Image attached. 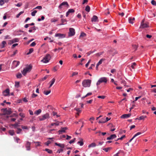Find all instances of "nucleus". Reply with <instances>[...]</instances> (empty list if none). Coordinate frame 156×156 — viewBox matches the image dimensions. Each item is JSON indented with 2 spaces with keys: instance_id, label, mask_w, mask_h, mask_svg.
Listing matches in <instances>:
<instances>
[{
  "instance_id": "nucleus-12",
  "label": "nucleus",
  "mask_w": 156,
  "mask_h": 156,
  "mask_svg": "<svg viewBox=\"0 0 156 156\" xmlns=\"http://www.w3.org/2000/svg\"><path fill=\"white\" fill-rule=\"evenodd\" d=\"M3 95L5 96L9 95V89H7L4 91L3 92Z\"/></svg>"
},
{
  "instance_id": "nucleus-25",
  "label": "nucleus",
  "mask_w": 156,
  "mask_h": 156,
  "mask_svg": "<svg viewBox=\"0 0 156 156\" xmlns=\"http://www.w3.org/2000/svg\"><path fill=\"white\" fill-rule=\"evenodd\" d=\"M6 44V42L5 41H3L2 43V45L1 48H2L5 47V45Z\"/></svg>"
},
{
  "instance_id": "nucleus-45",
  "label": "nucleus",
  "mask_w": 156,
  "mask_h": 156,
  "mask_svg": "<svg viewBox=\"0 0 156 156\" xmlns=\"http://www.w3.org/2000/svg\"><path fill=\"white\" fill-rule=\"evenodd\" d=\"M20 83L18 82H16L15 83V86L18 88L19 87Z\"/></svg>"
},
{
  "instance_id": "nucleus-1",
  "label": "nucleus",
  "mask_w": 156,
  "mask_h": 156,
  "mask_svg": "<svg viewBox=\"0 0 156 156\" xmlns=\"http://www.w3.org/2000/svg\"><path fill=\"white\" fill-rule=\"evenodd\" d=\"M32 68V66L30 65L27 66L24 69L23 71H22V73L23 75H26L27 73L30 71Z\"/></svg>"
},
{
  "instance_id": "nucleus-44",
  "label": "nucleus",
  "mask_w": 156,
  "mask_h": 156,
  "mask_svg": "<svg viewBox=\"0 0 156 156\" xmlns=\"http://www.w3.org/2000/svg\"><path fill=\"white\" fill-rule=\"evenodd\" d=\"M24 12V11H22L20 12L16 16L17 18H19L20 16Z\"/></svg>"
},
{
  "instance_id": "nucleus-46",
  "label": "nucleus",
  "mask_w": 156,
  "mask_h": 156,
  "mask_svg": "<svg viewBox=\"0 0 156 156\" xmlns=\"http://www.w3.org/2000/svg\"><path fill=\"white\" fill-rule=\"evenodd\" d=\"M19 124L20 123H19L18 122V123H16L15 124H12V126H14V128H16L17 126H19Z\"/></svg>"
},
{
  "instance_id": "nucleus-27",
  "label": "nucleus",
  "mask_w": 156,
  "mask_h": 156,
  "mask_svg": "<svg viewBox=\"0 0 156 156\" xmlns=\"http://www.w3.org/2000/svg\"><path fill=\"white\" fill-rule=\"evenodd\" d=\"M105 60V58H102L99 61V62L98 63L97 65H99L102 64V62Z\"/></svg>"
},
{
  "instance_id": "nucleus-4",
  "label": "nucleus",
  "mask_w": 156,
  "mask_h": 156,
  "mask_svg": "<svg viewBox=\"0 0 156 156\" xmlns=\"http://www.w3.org/2000/svg\"><path fill=\"white\" fill-rule=\"evenodd\" d=\"M49 118V114L47 113L38 117L39 120L41 121H44L45 119H48Z\"/></svg>"
},
{
  "instance_id": "nucleus-34",
  "label": "nucleus",
  "mask_w": 156,
  "mask_h": 156,
  "mask_svg": "<svg viewBox=\"0 0 156 156\" xmlns=\"http://www.w3.org/2000/svg\"><path fill=\"white\" fill-rule=\"evenodd\" d=\"M90 7L89 5H87L85 8L86 11L87 12H90Z\"/></svg>"
},
{
  "instance_id": "nucleus-17",
  "label": "nucleus",
  "mask_w": 156,
  "mask_h": 156,
  "mask_svg": "<svg viewBox=\"0 0 156 156\" xmlns=\"http://www.w3.org/2000/svg\"><path fill=\"white\" fill-rule=\"evenodd\" d=\"M86 36V34L83 32L81 33L80 36L79 38L81 39H83V38Z\"/></svg>"
},
{
  "instance_id": "nucleus-39",
  "label": "nucleus",
  "mask_w": 156,
  "mask_h": 156,
  "mask_svg": "<svg viewBox=\"0 0 156 156\" xmlns=\"http://www.w3.org/2000/svg\"><path fill=\"white\" fill-rule=\"evenodd\" d=\"M9 133L12 136L14 135V132L13 130H11L9 131Z\"/></svg>"
},
{
  "instance_id": "nucleus-35",
  "label": "nucleus",
  "mask_w": 156,
  "mask_h": 156,
  "mask_svg": "<svg viewBox=\"0 0 156 156\" xmlns=\"http://www.w3.org/2000/svg\"><path fill=\"white\" fill-rule=\"evenodd\" d=\"M16 77L18 78H20L22 77V75L20 73H18L16 75Z\"/></svg>"
},
{
  "instance_id": "nucleus-50",
  "label": "nucleus",
  "mask_w": 156,
  "mask_h": 156,
  "mask_svg": "<svg viewBox=\"0 0 156 156\" xmlns=\"http://www.w3.org/2000/svg\"><path fill=\"white\" fill-rule=\"evenodd\" d=\"M19 115L20 116L23 118H24L25 116V114L24 113L21 112L19 114Z\"/></svg>"
},
{
  "instance_id": "nucleus-32",
  "label": "nucleus",
  "mask_w": 156,
  "mask_h": 156,
  "mask_svg": "<svg viewBox=\"0 0 156 156\" xmlns=\"http://www.w3.org/2000/svg\"><path fill=\"white\" fill-rule=\"evenodd\" d=\"M21 127L23 129H28L30 128V127H28L27 126L23 125L21 126Z\"/></svg>"
},
{
  "instance_id": "nucleus-55",
  "label": "nucleus",
  "mask_w": 156,
  "mask_h": 156,
  "mask_svg": "<svg viewBox=\"0 0 156 156\" xmlns=\"http://www.w3.org/2000/svg\"><path fill=\"white\" fill-rule=\"evenodd\" d=\"M5 3L4 1L3 0H0V5H3Z\"/></svg>"
},
{
  "instance_id": "nucleus-9",
  "label": "nucleus",
  "mask_w": 156,
  "mask_h": 156,
  "mask_svg": "<svg viewBox=\"0 0 156 156\" xmlns=\"http://www.w3.org/2000/svg\"><path fill=\"white\" fill-rule=\"evenodd\" d=\"M55 37H58L59 39L65 37V35L64 34L57 33L55 34Z\"/></svg>"
},
{
  "instance_id": "nucleus-15",
  "label": "nucleus",
  "mask_w": 156,
  "mask_h": 156,
  "mask_svg": "<svg viewBox=\"0 0 156 156\" xmlns=\"http://www.w3.org/2000/svg\"><path fill=\"white\" fill-rule=\"evenodd\" d=\"M131 115V114H124L123 115H122L121 116V118H127L129 117Z\"/></svg>"
},
{
  "instance_id": "nucleus-5",
  "label": "nucleus",
  "mask_w": 156,
  "mask_h": 156,
  "mask_svg": "<svg viewBox=\"0 0 156 156\" xmlns=\"http://www.w3.org/2000/svg\"><path fill=\"white\" fill-rule=\"evenodd\" d=\"M51 58L50 55L49 54H47L44 58L41 60V62L44 63H47L49 62Z\"/></svg>"
},
{
  "instance_id": "nucleus-2",
  "label": "nucleus",
  "mask_w": 156,
  "mask_h": 156,
  "mask_svg": "<svg viewBox=\"0 0 156 156\" xmlns=\"http://www.w3.org/2000/svg\"><path fill=\"white\" fill-rule=\"evenodd\" d=\"M91 82V80L89 79L85 80L82 82L83 86L85 87H89L90 85Z\"/></svg>"
},
{
  "instance_id": "nucleus-33",
  "label": "nucleus",
  "mask_w": 156,
  "mask_h": 156,
  "mask_svg": "<svg viewBox=\"0 0 156 156\" xmlns=\"http://www.w3.org/2000/svg\"><path fill=\"white\" fill-rule=\"evenodd\" d=\"M45 151L47 152L49 154H51L52 153V151L46 148L45 149Z\"/></svg>"
},
{
  "instance_id": "nucleus-10",
  "label": "nucleus",
  "mask_w": 156,
  "mask_h": 156,
  "mask_svg": "<svg viewBox=\"0 0 156 156\" xmlns=\"http://www.w3.org/2000/svg\"><path fill=\"white\" fill-rule=\"evenodd\" d=\"M149 27V25L148 23H140V28H144Z\"/></svg>"
},
{
  "instance_id": "nucleus-14",
  "label": "nucleus",
  "mask_w": 156,
  "mask_h": 156,
  "mask_svg": "<svg viewBox=\"0 0 156 156\" xmlns=\"http://www.w3.org/2000/svg\"><path fill=\"white\" fill-rule=\"evenodd\" d=\"M66 127H64L62 128L60 130H59L58 131L59 134H62L63 133H65L66 130L67 129Z\"/></svg>"
},
{
  "instance_id": "nucleus-53",
  "label": "nucleus",
  "mask_w": 156,
  "mask_h": 156,
  "mask_svg": "<svg viewBox=\"0 0 156 156\" xmlns=\"http://www.w3.org/2000/svg\"><path fill=\"white\" fill-rule=\"evenodd\" d=\"M68 11L69 13H72L74 12V10L73 9H69Z\"/></svg>"
},
{
  "instance_id": "nucleus-49",
  "label": "nucleus",
  "mask_w": 156,
  "mask_h": 156,
  "mask_svg": "<svg viewBox=\"0 0 156 156\" xmlns=\"http://www.w3.org/2000/svg\"><path fill=\"white\" fill-rule=\"evenodd\" d=\"M151 4L154 5L156 6V2L154 0H152L151 2Z\"/></svg>"
},
{
  "instance_id": "nucleus-22",
  "label": "nucleus",
  "mask_w": 156,
  "mask_h": 156,
  "mask_svg": "<svg viewBox=\"0 0 156 156\" xmlns=\"http://www.w3.org/2000/svg\"><path fill=\"white\" fill-rule=\"evenodd\" d=\"M55 81V78H53L51 81L49 83H50L49 87V88L51 87L53 84L54 83Z\"/></svg>"
},
{
  "instance_id": "nucleus-11",
  "label": "nucleus",
  "mask_w": 156,
  "mask_h": 156,
  "mask_svg": "<svg viewBox=\"0 0 156 156\" xmlns=\"http://www.w3.org/2000/svg\"><path fill=\"white\" fill-rule=\"evenodd\" d=\"M31 145V143L28 141H27L26 144V147L27 151H30V146Z\"/></svg>"
},
{
  "instance_id": "nucleus-52",
  "label": "nucleus",
  "mask_w": 156,
  "mask_h": 156,
  "mask_svg": "<svg viewBox=\"0 0 156 156\" xmlns=\"http://www.w3.org/2000/svg\"><path fill=\"white\" fill-rule=\"evenodd\" d=\"M132 47H133V48L135 50V51H136V50L137 48V46L136 45H133Z\"/></svg>"
},
{
  "instance_id": "nucleus-29",
  "label": "nucleus",
  "mask_w": 156,
  "mask_h": 156,
  "mask_svg": "<svg viewBox=\"0 0 156 156\" xmlns=\"http://www.w3.org/2000/svg\"><path fill=\"white\" fill-rule=\"evenodd\" d=\"M96 146V144L95 143H92L90 144L88 146V147L89 148L91 147H95Z\"/></svg>"
},
{
  "instance_id": "nucleus-26",
  "label": "nucleus",
  "mask_w": 156,
  "mask_h": 156,
  "mask_svg": "<svg viewBox=\"0 0 156 156\" xmlns=\"http://www.w3.org/2000/svg\"><path fill=\"white\" fill-rule=\"evenodd\" d=\"M80 141H79V144H80V146H82L83 144V139H80Z\"/></svg>"
},
{
  "instance_id": "nucleus-60",
  "label": "nucleus",
  "mask_w": 156,
  "mask_h": 156,
  "mask_svg": "<svg viewBox=\"0 0 156 156\" xmlns=\"http://www.w3.org/2000/svg\"><path fill=\"white\" fill-rule=\"evenodd\" d=\"M122 152V151L121 150H120L117 153L115 154L114 156H119V154L120 153Z\"/></svg>"
},
{
  "instance_id": "nucleus-40",
  "label": "nucleus",
  "mask_w": 156,
  "mask_h": 156,
  "mask_svg": "<svg viewBox=\"0 0 156 156\" xmlns=\"http://www.w3.org/2000/svg\"><path fill=\"white\" fill-rule=\"evenodd\" d=\"M99 133V135L100 136L101 134H102L103 136H104L106 134V133L105 132H103V133H101L100 132H98L96 133Z\"/></svg>"
},
{
  "instance_id": "nucleus-6",
  "label": "nucleus",
  "mask_w": 156,
  "mask_h": 156,
  "mask_svg": "<svg viewBox=\"0 0 156 156\" xmlns=\"http://www.w3.org/2000/svg\"><path fill=\"white\" fill-rule=\"evenodd\" d=\"M63 6H65L68 8L69 6L68 2H64L62 3L59 5L58 8L59 9H62L63 8Z\"/></svg>"
},
{
  "instance_id": "nucleus-56",
  "label": "nucleus",
  "mask_w": 156,
  "mask_h": 156,
  "mask_svg": "<svg viewBox=\"0 0 156 156\" xmlns=\"http://www.w3.org/2000/svg\"><path fill=\"white\" fill-rule=\"evenodd\" d=\"M136 63L135 62H133L132 63V65L131 66V67L133 69H134V66H136Z\"/></svg>"
},
{
  "instance_id": "nucleus-36",
  "label": "nucleus",
  "mask_w": 156,
  "mask_h": 156,
  "mask_svg": "<svg viewBox=\"0 0 156 156\" xmlns=\"http://www.w3.org/2000/svg\"><path fill=\"white\" fill-rule=\"evenodd\" d=\"M110 119H109L108 118L106 117V121H99V123H105V122H107Z\"/></svg>"
},
{
  "instance_id": "nucleus-63",
  "label": "nucleus",
  "mask_w": 156,
  "mask_h": 156,
  "mask_svg": "<svg viewBox=\"0 0 156 156\" xmlns=\"http://www.w3.org/2000/svg\"><path fill=\"white\" fill-rule=\"evenodd\" d=\"M36 43L34 42H33L30 44V46L31 47H33L35 45Z\"/></svg>"
},
{
  "instance_id": "nucleus-21",
  "label": "nucleus",
  "mask_w": 156,
  "mask_h": 156,
  "mask_svg": "<svg viewBox=\"0 0 156 156\" xmlns=\"http://www.w3.org/2000/svg\"><path fill=\"white\" fill-rule=\"evenodd\" d=\"M141 134V132H138L133 137V138H131V139H130L129 141V142H130L132 141V140L135 137H136V136H137L140 134Z\"/></svg>"
},
{
  "instance_id": "nucleus-23",
  "label": "nucleus",
  "mask_w": 156,
  "mask_h": 156,
  "mask_svg": "<svg viewBox=\"0 0 156 156\" xmlns=\"http://www.w3.org/2000/svg\"><path fill=\"white\" fill-rule=\"evenodd\" d=\"M55 145L58 146L62 148H64V145L63 144H58L57 143H55Z\"/></svg>"
},
{
  "instance_id": "nucleus-41",
  "label": "nucleus",
  "mask_w": 156,
  "mask_h": 156,
  "mask_svg": "<svg viewBox=\"0 0 156 156\" xmlns=\"http://www.w3.org/2000/svg\"><path fill=\"white\" fill-rule=\"evenodd\" d=\"M19 41V40L18 38H15L12 40L13 43L18 42Z\"/></svg>"
},
{
  "instance_id": "nucleus-31",
  "label": "nucleus",
  "mask_w": 156,
  "mask_h": 156,
  "mask_svg": "<svg viewBox=\"0 0 156 156\" xmlns=\"http://www.w3.org/2000/svg\"><path fill=\"white\" fill-rule=\"evenodd\" d=\"M59 66L58 65H56L53 68V70L55 71H56L59 68Z\"/></svg>"
},
{
  "instance_id": "nucleus-57",
  "label": "nucleus",
  "mask_w": 156,
  "mask_h": 156,
  "mask_svg": "<svg viewBox=\"0 0 156 156\" xmlns=\"http://www.w3.org/2000/svg\"><path fill=\"white\" fill-rule=\"evenodd\" d=\"M58 20L55 19H52L51 20V22L53 23V22H56Z\"/></svg>"
},
{
  "instance_id": "nucleus-3",
  "label": "nucleus",
  "mask_w": 156,
  "mask_h": 156,
  "mask_svg": "<svg viewBox=\"0 0 156 156\" xmlns=\"http://www.w3.org/2000/svg\"><path fill=\"white\" fill-rule=\"evenodd\" d=\"M107 78L105 77H101L99 79L97 83L96 84L97 86L99 85L101 83H106L107 81Z\"/></svg>"
},
{
  "instance_id": "nucleus-18",
  "label": "nucleus",
  "mask_w": 156,
  "mask_h": 156,
  "mask_svg": "<svg viewBox=\"0 0 156 156\" xmlns=\"http://www.w3.org/2000/svg\"><path fill=\"white\" fill-rule=\"evenodd\" d=\"M116 137V135L115 134H112L110 136L107 137V140H111L112 139H113L115 138Z\"/></svg>"
},
{
  "instance_id": "nucleus-48",
  "label": "nucleus",
  "mask_w": 156,
  "mask_h": 156,
  "mask_svg": "<svg viewBox=\"0 0 156 156\" xmlns=\"http://www.w3.org/2000/svg\"><path fill=\"white\" fill-rule=\"evenodd\" d=\"M33 51V49L31 48L29 49V52L27 54V55H29L32 53Z\"/></svg>"
},
{
  "instance_id": "nucleus-8",
  "label": "nucleus",
  "mask_w": 156,
  "mask_h": 156,
  "mask_svg": "<svg viewBox=\"0 0 156 156\" xmlns=\"http://www.w3.org/2000/svg\"><path fill=\"white\" fill-rule=\"evenodd\" d=\"M20 62L16 61H14L12 64V67L15 68L17 67L20 64Z\"/></svg>"
},
{
  "instance_id": "nucleus-19",
  "label": "nucleus",
  "mask_w": 156,
  "mask_h": 156,
  "mask_svg": "<svg viewBox=\"0 0 156 156\" xmlns=\"http://www.w3.org/2000/svg\"><path fill=\"white\" fill-rule=\"evenodd\" d=\"M135 18L134 17L132 18L131 17H130L129 18V23L132 24H133L134 23L133 21L135 20Z\"/></svg>"
},
{
  "instance_id": "nucleus-47",
  "label": "nucleus",
  "mask_w": 156,
  "mask_h": 156,
  "mask_svg": "<svg viewBox=\"0 0 156 156\" xmlns=\"http://www.w3.org/2000/svg\"><path fill=\"white\" fill-rule=\"evenodd\" d=\"M61 22L63 24H65L66 22V20L65 19H62L61 20Z\"/></svg>"
},
{
  "instance_id": "nucleus-16",
  "label": "nucleus",
  "mask_w": 156,
  "mask_h": 156,
  "mask_svg": "<svg viewBox=\"0 0 156 156\" xmlns=\"http://www.w3.org/2000/svg\"><path fill=\"white\" fill-rule=\"evenodd\" d=\"M33 143L35 144V146L36 147H37L39 146H41V143L38 141H34Z\"/></svg>"
},
{
  "instance_id": "nucleus-30",
  "label": "nucleus",
  "mask_w": 156,
  "mask_h": 156,
  "mask_svg": "<svg viewBox=\"0 0 156 156\" xmlns=\"http://www.w3.org/2000/svg\"><path fill=\"white\" fill-rule=\"evenodd\" d=\"M112 149L111 147H108L106 148L103 149V150L106 152H108L109 151Z\"/></svg>"
},
{
  "instance_id": "nucleus-64",
  "label": "nucleus",
  "mask_w": 156,
  "mask_h": 156,
  "mask_svg": "<svg viewBox=\"0 0 156 156\" xmlns=\"http://www.w3.org/2000/svg\"><path fill=\"white\" fill-rule=\"evenodd\" d=\"M63 151V150L62 149L58 150L57 151V153H60V152H62Z\"/></svg>"
},
{
  "instance_id": "nucleus-13",
  "label": "nucleus",
  "mask_w": 156,
  "mask_h": 156,
  "mask_svg": "<svg viewBox=\"0 0 156 156\" xmlns=\"http://www.w3.org/2000/svg\"><path fill=\"white\" fill-rule=\"evenodd\" d=\"M60 123H62V122H59V121H57L55 123H51L50 126H49V127L50 128H51V126H53L54 125H55L56 126H58L60 125Z\"/></svg>"
},
{
  "instance_id": "nucleus-43",
  "label": "nucleus",
  "mask_w": 156,
  "mask_h": 156,
  "mask_svg": "<svg viewBox=\"0 0 156 156\" xmlns=\"http://www.w3.org/2000/svg\"><path fill=\"white\" fill-rule=\"evenodd\" d=\"M37 12L36 10H34L31 13V15L32 16H34L36 13Z\"/></svg>"
},
{
  "instance_id": "nucleus-42",
  "label": "nucleus",
  "mask_w": 156,
  "mask_h": 156,
  "mask_svg": "<svg viewBox=\"0 0 156 156\" xmlns=\"http://www.w3.org/2000/svg\"><path fill=\"white\" fill-rule=\"evenodd\" d=\"M97 97H98V98H101V99H104L105 98L106 96L105 95L99 96H98Z\"/></svg>"
},
{
  "instance_id": "nucleus-37",
  "label": "nucleus",
  "mask_w": 156,
  "mask_h": 156,
  "mask_svg": "<svg viewBox=\"0 0 156 156\" xmlns=\"http://www.w3.org/2000/svg\"><path fill=\"white\" fill-rule=\"evenodd\" d=\"M17 131H16V133H17V134H19L20 133L21 131H22V130L20 129V128H17Z\"/></svg>"
},
{
  "instance_id": "nucleus-59",
  "label": "nucleus",
  "mask_w": 156,
  "mask_h": 156,
  "mask_svg": "<svg viewBox=\"0 0 156 156\" xmlns=\"http://www.w3.org/2000/svg\"><path fill=\"white\" fill-rule=\"evenodd\" d=\"M51 142L50 141H49V140H48L47 142H46L45 143V145H46L47 146H48L51 143Z\"/></svg>"
},
{
  "instance_id": "nucleus-38",
  "label": "nucleus",
  "mask_w": 156,
  "mask_h": 156,
  "mask_svg": "<svg viewBox=\"0 0 156 156\" xmlns=\"http://www.w3.org/2000/svg\"><path fill=\"white\" fill-rule=\"evenodd\" d=\"M51 92V90H49L48 91H44V93L46 95H48Z\"/></svg>"
},
{
  "instance_id": "nucleus-54",
  "label": "nucleus",
  "mask_w": 156,
  "mask_h": 156,
  "mask_svg": "<svg viewBox=\"0 0 156 156\" xmlns=\"http://www.w3.org/2000/svg\"><path fill=\"white\" fill-rule=\"evenodd\" d=\"M38 9L40 10H41L42 9V7L41 6H37L34 9Z\"/></svg>"
},
{
  "instance_id": "nucleus-7",
  "label": "nucleus",
  "mask_w": 156,
  "mask_h": 156,
  "mask_svg": "<svg viewBox=\"0 0 156 156\" xmlns=\"http://www.w3.org/2000/svg\"><path fill=\"white\" fill-rule=\"evenodd\" d=\"M75 34V30L74 29L70 28L69 29V37H71Z\"/></svg>"
},
{
  "instance_id": "nucleus-62",
  "label": "nucleus",
  "mask_w": 156,
  "mask_h": 156,
  "mask_svg": "<svg viewBox=\"0 0 156 156\" xmlns=\"http://www.w3.org/2000/svg\"><path fill=\"white\" fill-rule=\"evenodd\" d=\"M37 96V95L36 94H35L34 93H33L32 95V98H34L35 97H36Z\"/></svg>"
},
{
  "instance_id": "nucleus-61",
  "label": "nucleus",
  "mask_w": 156,
  "mask_h": 156,
  "mask_svg": "<svg viewBox=\"0 0 156 156\" xmlns=\"http://www.w3.org/2000/svg\"><path fill=\"white\" fill-rule=\"evenodd\" d=\"M75 138H74L73 139L71 140L69 142V143L70 144H72V143H73L75 142Z\"/></svg>"
},
{
  "instance_id": "nucleus-24",
  "label": "nucleus",
  "mask_w": 156,
  "mask_h": 156,
  "mask_svg": "<svg viewBox=\"0 0 156 156\" xmlns=\"http://www.w3.org/2000/svg\"><path fill=\"white\" fill-rule=\"evenodd\" d=\"M41 112V109H39L38 110L35 111L34 112V114L38 115Z\"/></svg>"
},
{
  "instance_id": "nucleus-28",
  "label": "nucleus",
  "mask_w": 156,
  "mask_h": 156,
  "mask_svg": "<svg viewBox=\"0 0 156 156\" xmlns=\"http://www.w3.org/2000/svg\"><path fill=\"white\" fill-rule=\"evenodd\" d=\"M147 116H141L139 117L138 119L140 120H144L145 118H146Z\"/></svg>"
},
{
  "instance_id": "nucleus-51",
  "label": "nucleus",
  "mask_w": 156,
  "mask_h": 156,
  "mask_svg": "<svg viewBox=\"0 0 156 156\" xmlns=\"http://www.w3.org/2000/svg\"><path fill=\"white\" fill-rule=\"evenodd\" d=\"M92 94V93L89 92L84 97H83V98H84L87 97L91 95Z\"/></svg>"
},
{
  "instance_id": "nucleus-20",
  "label": "nucleus",
  "mask_w": 156,
  "mask_h": 156,
  "mask_svg": "<svg viewBox=\"0 0 156 156\" xmlns=\"http://www.w3.org/2000/svg\"><path fill=\"white\" fill-rule=\"evenodd\" d=\"M98 21V17L96 16H93L92 18L91 19V21L92 22H97Z\"/></svg>"
},
{
  "instance_id": "nucleus-58",
  "label": "nucleus",
  "mask_w": 156,
  "mask_h": 156,
  "mask_svg": "<svg viewBox=\"0 0 156 156\" xmlns=\"http://www.w3.org/2000/svg\"><path fill=\"white\" fill-rule=\"evenodd\" d=\"M15 139L17 143H18L19 142V141L20 140V139L17 137L15 138Z\"/></svg>"
}]
</instances>
